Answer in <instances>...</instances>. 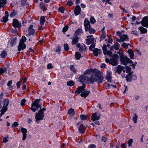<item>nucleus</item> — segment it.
Wrapping results in <instances>:
<instances>
[{"label":"nucleus","mask_w":148,"mask_h":148,"mask_svg":"<svg viewBox=\"0 0 148 148\" xmlns=\"http://www.w3.org/2000/svg\"><path fill=\"white\" fill-rule=\"evenodd\" d=\"M123 66L118 65L116 68V72L120 74L121 73L122 71L123 70Z\"/></svg>","instance_id":"obj_26"},{"label":"nucleus","mask_w":148,"mask_h":148,"mask_svg":"<svg viewBox=\"0 0 148 148\" xmlns=\"http://www.w3.org/2000/svg\"><path fill=\"white\" fill-rule=\"evenodd\" d=\"M25 102H26V100L25 99H22L21 101V105L22 106H23L24 105L25 103Z\"/></svg>","instance_id":"obj_59"},{"label":"nucleus","mask_w":148,"mask_h":148,"mask_svg":"<svg viewBox=\"0 0 148 148\" xmlns=\"http://www.w3.org/2000/svg\"><path fill=\"white\" fill-rule=\"evenodd\" d=\"M64 48L65 51H68L69 49V46L67 44H64Z\"/></svg>","instance_id":"obj_49"},{"label":"nucleus","mask_w":148,"mask_h":148,"mask_svg":"<svg viewBox=\"0 0 148 148\" xmlns=\"http://www.w3.org/2000/svg\"><path fill=\"white\" fill-rule=\"evenodd\" d=\"M120 38L121 42H123L124 41H127L128 40V38L127 35L125 34H123L121 35Z\"/></svg>","instance_id":"obj_18"},{"label":"nucleus","mask_w":148,"mask_h":148,"mask_svg":"<svg viewBox=\"0 0 148 148\" xmlns=\"http://www.w3.org/2000/svg\"><path fill=\"white\" fill-rule=\"evenodd\" d=\"M138 29L142 34H146L147 32V30L146 29L144 28L142 26L139 27Z\"/></svg>","instance_id":"obj_24"},{"label":"nucleus","mask_w":148,"mask_h":148,"mask_svg":"<svg viewBox=\"0 0 148 148\" xmlns=\"http://www.w3.org/2000/svg\"><path fill=\"white\" fill-rule=\"evenodd\" d=\"M131 34H133L135 36H137L138 35V34L136 31H133L131 32Z\"/></svg>","instance_id":"obj_56"},{"label":"nucleus","mask_w":148,"mask_h":148,"mask_svg":"<svg viewBox=\"0 0 148 148\" xmlns=\"http://www.w3.org/2000/svg\"><path fill=\"white\" fill-rule=\"evenodd\" d=\"M47 68L48 69H51L53 68V66L51 64L49 63L48 64Z\"/></svg>","instance_id":"obj_58"},{"label":"nucleus","mask_w":148,"mask_h":148,"mask_svg":"<svg viewBox=\"0 0 148 148\" xmlns=\"http://www.w3.org/2000/svg\"><path fill=\"white\" fill-rule=\"evenodd\" d=\"M82 33V30L81 29H78L75 32V34L77 35H79Z\"/></svg>","instance_id":"obj_44"},{"label":"nucleus","mask_w":148,"mask_h":148,"mask_svg":"<svg viewBox=\"0 0 148 148\" xmlns=\"http://www.w3.org/2000/svg\"><path fill=\"white\" fill-rule=\"evenodd\" d=\"M82 57L81 54L78 52H76L75 55V59L76 60H79Z\"/></svg>","instance_id":"obj_27"},{"label":"nucleus","mask_w":148,"mask_h":148,"mask_svg":"<svg viewBox=\"0 0 148 148\" xmlns=\"http://www.w3.org/2000/svg\"><path fill=\"white\" fill-rule=\"evenodd\" d=\"M9 138L8 137H3V142L4 143H5L8 141V139Z\"/></svg>","instance_id":"obj_50"},{"label":"nucleus","mask_w":148,"mask_h":148,"mask_svg":"<svg viewBox=\"0 0 148 148\" xmlns=\"http://www.w3.org/2000/svg\"><path fill=\"white\" fill-rule=\"evenodd\" d=\"M80 10H74V11L75 15V16L78 15L80 12Z\"/></svg>","instance_id":"obj_48"},{"label":"nucleus","mask_w":148,"mask_h":148,"mask_svg":"<svg viewBox=\"0 0 148 148\" xmlns=\"http://www.w3.org/2000/svg\"><path fill=\"white\" fill-rule=\"evenodd\" d=\"M21 83V81H18L16 83L17 88H18L20 87V86Z\"/></svg>","instance_id":"obj_61"},{"label":"nucleus","mask_w":148,"mask_h":148,"mask_svg":"<svg viewBox=\"0 0 148 148\" xmlns=\"http://www.w3.org/2000/svg\"><path fill=\"white\" fill-rule=\"evenodd\" d=\"M119 58V56L118 55H114L113 57L110 59V64L113 66L116 65L117 64Z\"/></svg>","instance_id":"obj_7"},{"label":"nucleus","mask_w":148,"mask_h":148,"mask_svg":"<svg viewBox=\"0 0 148 148\" xmlns=\"http://www.w3.org/2000/svg\"><path fill=\"white\" fill-rule=\"evenodd\" d=\"M40 24L42 26L44 25V23L45 21V17L44 16H41L40 18Z\"/></svg>","instance_id":"obj_30"},{"label":"nucleus","mask_w":148,"mask_h":148,"mask_svg":"<svg viewBox=\"0 0 148 148\" xmlns=\"http://www.w3.org/2000/svg\"><path fill=\"white\" fill-rule=\"evenodd\" d=\"M131 71V68L129 66H126L125 68V70H123V72L125 73V71L127 73H128L130 72Z\"/></svg>","instance_id":"obj_37"},{"label":"nucleus","mask_w":148,"mask_h":148,"mask_svg":"<svg viewBox=\"0 0 148 148\" xmlns=\"http://www.w3.org/2000/svg\"><path fill=\"white\" fill-rule=\"evenodd\" d=\"M138 116L136 114H134V116L133 117V120L135 123H137Z\"/></svg>","instance_id":"obj_42"},{"label":"nucleus","mask_w":148,"mask_h":148,"mask_svg":"<svg viewBox=\"0 0 148 148\" xmlns=\"http://www.w3.org/2000/svg\"><path fill=\"white\" fill-rule=\"evenodd\" d=\"M40 101V99H36L32 103L31 109L32 111L35 112L38 108H41L42 107L41 106L39 103Z\"/></svg>","instance_id":"obj_4"},{"label":"nucleus","mask_w":148,"mask_h":148,"mask_svg":"<svg viewBox=\"0 0 148 148\" xmlns=\"http://www.w3.org/2000/svg\"><path fill=\"white\" fill-rule=\"evenodd\" d=\"M76 47L79 48V51L81 52L85 51L86 49V45L83 43L80 44L79 43H78L76 45Z\"/></svg>","instance_id":"obj_10"},{"label":"nucleus","mask_w":148,"mask_h":148,"mask_svg":"<svg viewBox=\"0 0 148 148\" xmlns=\"http://www.w3.org/2000/svg\"><path fill=\"white\" fill-rule=\"evenodd\" d=\"M141 24L144 27L148 28V16H145L142 19Z\"/></svg>","instance_id":"obj_11"},{"label":"nucleus","mask_w":148,"mask_h":148,"mask_svg":"<svg viewBox=\"0 0 148 148\" xmlns=\"http://www.w3.org/2000/svg\"><path fill=\"white\" fill-rule=\"evenodd\" d=\"M100 117V114L97 113L95 112L92 114L91 117V120L93 121H98L99 120Z\"/></svg>","instance_id":"obj_9"},{"label":"nucleus","mask_w":148,"mask_h":148,"mask_svg":"<svg viewBox=\"0 0 148 148\" xmlns=\"http://www.w3.org/2000/svg\"><path fill=\"white\" fill-rule=\"evenodd\" d=\"M130 74H131L132 80H135L137 79V76L136 75L132 73H130Z\"/></svg>","instance_id":"obj_51"},{"label":"nucleus","mask_w":148,"mask_h":148,"mask_svg":"<svg viewBox=\"0 0 148 148\" xmlns=\"http://www.w3.org/2000/svg\"><path fill=\"white\" fill-rule=\"evenodd\" d=\"M6 3V0H0V8L4 7Z\"/></svg>","instance_id":"obj_31"},{"label":"nucleus","mask_w":148,"mask_h":148,"mask_svg":"<svg viewBox=\"0 0 148 148\" xmlns=\"http://www.w3.org/2000/svg\"><path fill=\"white\" fill-rule=\"evenodd\" d=\"M78 129L79 132L82 134L84 133L86 130L84 126L82 124L80 125V126L79 127Z\"/></svg>","instance_id":"obj_23"},{"label":"nucleus","mask_w":148,"mask_h":148,"mask_svg":"<svg viewBox=\"0 0 148 148\" xmlns=\"http://www.w3.org/2000/svg\"><path fill=\"white\" fill-rule=\"evenodd\" d=\"M79 37L77 36H75L73 38L72 40V44L73 45L76 44L78 42Z\"/></svg>","instance_id":"obj_28"},{"label":"nucleus","mask_w":148,"mask_h":148,"mask_svg":"<svg viewBox=\"0 0 148 148\" xmlns=\"http://www.w3.org/2000/svg\"><path fill=\"white\" fill-rule=\"evenodd\" d=\"M122 46L123 48L126 49L128 48L129 46L131 47V46L130 44H127L125 42L122 43Z\"/></svg>","instance_id":"obj_36"},{"label":"nucleus","mask_w":148,"mask_h":148,"mask_svg":"<svg viewBox=\"0 0 148 148\" xmlns=\"http://www.w3.org/2000/svg\"><path fill=\"white\" fill-rule=\"evenodd\" d=\"M87 38L86 39L87 44L89 45L94 42L95 39L93 38V37L92 35L87 36Z\"/></svg>","instance_id":"obj_12"},{"label":"nucleus","mask_w":148,"mask_h":148,"mask_svg":"<svg viewBox=\"0 0 148 148\" xmlns=\"http://www.w3.org/2000/svg\"><path fill=\"white\" fill-rule=\"evenodd\" d=\"M40 8L42 9H43L44 8L45 5V3L43 2H40Z\"/></svg>","instance_id":"obj_54"},{"label":"nucleus","mask_w":148,"mask_h":148,"mask_svg":"<svg viewBox=\"0 0 148 148\" xmlns=\"http://www.w3.org/2000/svg\"><path fill=\"white\" fill-rule=\"evenodd\" d=\"M84 25L85 27V30L86 32L88 31L90 34L95 33L96 31L90 26L89 22L87 18H86L85 19Z\"/></svg>","instance_id":"obj_3"},{"label":"nucleus","mask_w":148,"mask_h":148,"mask_svg":"<svg viewBox=\"0 0 148 148\" xmlns=\"http://www.w3.org/2000/svg\"><path fill=\"white\" fill-rule=\"evenodd\" d=\"M21 130L23 134L22 140H24L26 139V133L27 132V130L25 128L23 127L21 128Z\"/></svg>","instance_id":"obj_17"},{"label":"nucleus","mask_w":148,"mask_h":148,"mask_svg":"<svg viewBox=\"0 0 148 148\" xmlns=\"http://www.w3.org/2000/svg\"><path fill=\"white\" fill-rule=\"evenodd\" d=\"M68 26L67 25H66L63 28L62 31L63 32L65 33L67 31L68 29Z\"/></svg>","instance_id":"obj_46"},{"label":"nucleus","mask_w":148,"mask_h":148,"mask_svg":"<svg viewBox=\"0 0 148 148\" xmlns=\"http://www.w3.org/2000/svg\"><path fill=\"white\" fill-rule=\"evenodd\" d=\"M103 73L96 69H88L81 76V81L87 82L88 84L96 82L99 83H102L104 79Z\"/></svg>","instance_id":"obj_1"},{"label":"nucleus","mask_w":148,"mask_h":148,"mask_svg":"<svg viewBox=\"0 0 148 148\" xmlns=\"http://www.w3.org/2000/svg\"><path fill=\"white\" fill-rule=\"evenodd\" d=\"M9 102V101L8 99H6L4 100L3 108L0 111L1 112V113H0V116H1L7 110V106L8 105Z\"/></svg>","instance_id":"obj_6"},{"label":"nucleus","mask_w":148,"mask_h":148,"mask_svg":"<svg viewBox=\"0 0 148 148\" xmlns=\"http://www.w3.org/2000/svg\"><path fill=\"white\" fill-rule=\"evenodd\" d=\"M112 73L110 71H107L106 73V79L108 82L109 83H112Z\"/></svg>","instance_id":"obj_13"},{"label":"nucleus","mask_w":148,"mask_h":148,"mask_svg":"<svg viewBox=\"0 0 148 148\" xmlns=\"http://www.w3.org/2000/svg\"><path fill=\"white\" fill-rule=\"evenodd\" d=\"M121 53L120 54V56L121 57L120 59V61L122 64H123V65H125L127 64H132L133 63L132 61L130 60L129 58H128L127 57H121L123 56V52L121 51Z\"/></svg>","instance_id":"obj_5"},{"label":"nucleus","mask_w":148,"mask_h":148,"mask_svg":"<svg viewBox=\"0 0 148 148\" xmlns=\"http://www.w3.org/2000/svg\"><path fill=\"white\" fill-rule=\"evenodd\" d=\"M70 69L72 71H73L74 73H76V70L75 68L73 65H71L70 67Z\"/></svg>","instance_id":"obj_38"},{"label":"nucleus","mask_w":148,"mask_h":148,"mask_svg":"<svg viewBox=\"0 0 148 148\" xmlns=\"http://www.w3.org/2000/svg\"><path fill=\"white\" fill-rule=\"evenodd\" d=\"M127 52L129 55L130 58L131 59H134V54L133 50L131 49H129L127 51Z\"/></svg>","instance_id":"obj_25"},{"label":"nucleus","mask_w":148,"mask_h":148,"mask_svg":"<svg viewBox=\"0 0 148 148\" xmlns=\"http://www.w3.org/2000/svg\"><path fill=\"white\" fill-rule=\"evenodd\" d=\"M5 72V69L2 68H0V75L4 73Z\"/></svg>","instance_id":"obj_60"},{"label":"nucleus","mask_w":148,"mask_h":148,"mask_svg":"<svg viewBox=\"0 0 148 148\" xmlns=\"http://www.w3.org/2000/svg\"><path fill=\"white\" fill-rule=\"evenodd\" d=\"M133 142V140L132 139H130L127 142V143L128 144L129 146H130L132 144Z\"/></svg>","instance_id":"obj_57"},{"label":"nucleus","mask_w":148,"mask_h":148,"mask_svg":"<svg viewBox=\"0 0 148 148\" xmlns=\"http://www.w3.org/2000/svg\"><path fill=\"white\" fill-rule=\"evenodd\" d=\"M85 85L84 84L83 86H81L78 87L77 90L75 91V93L79 94L81 92H83L85 90Z\"/></svg>","instance_id":"obj_14"},{"label":"nucleus","mask_w":148,"mask_h":148,"mask_svg":"<svg viewBox=\"0 0 148 148\" xmlns=\"http://www.w3.org/2000/svg\"><path fill=\"white\" fill-rule=\"evenodd\" d=\"M27 40L26 38L24 36H23L21 40L20 41V43H24V42H26Z\"/></svg>","instance_id":"obj_43"},{"label":"nucleus","mask_w":148,"mask_h":148,"mask_svg":"<svg viewBox=\"0 0 148 148\" xmlns=\"http://www.w3.org/2000/svg\"><path fill=\"white\" fill-rule=\"evenodd\" d=\"M95 44L94 43H93L91 44L89 47V49L90 50L93 51V50L95 49Z\"/></svg>","instance_id":"obj_40"},{"label":"nucleus","mask_w":148,"mask_h":148,"mask_svg":"<svg viewBox=\"0 0 148 148\" xmlns=\"http://www.w3.org/2000/svg\"><path fill=\"white\" fill-rule=\"evenodd\" d=\"M16 14V13L15 12V10H14L13 12H12L10 15L11 17H14L15 16Z\"/></svg>","instance_id":"obj_52"},{"label":"nucleus","mask_w":148,"mask_h":148,"mask_svg":"<svg viewBox=\"0 0 148 148\" xmlns=\"http://www.w3.org/2000/svg\"><path fill=\"white\" fill-rule=\"evenodd\" d=\"M120 44L116 42L114 45V47H112L110 49V51H107L106 49V45H103L102 47L103 53L104 55L106 56L108 55L111 57L112 54V51L113 49H114L116 50H117L119 49V47Z\"/></svg>","instance_id":"obj_2"},{"label":"nucleus","mask_w":148,"mask_h":148,"mask_svg":"<svg viewBox=\"0 0 148 148\" xmlns=\"http://www.w3.org/2000/svg\"><path fill=\"white\" fill-rule=\"evenodd\" d=\"M17 40V38H14L12 39L10 41V44L12 46L16 44V42Z\"/></svg>","instance_id":"obj_34"},{"label":"nucleus","mask_w":148,"mask_h":148,"mask_svg":"<svg viewBox=\"0 0 148 148\" xmlns=\"http://www.w3.org/2000/svg\"><path fill=\"white\" fill-rule=\"evenodd\" d=\"M33 26L31 25L28 28V33L29 36L33 35L35 34V30L33 28Z\"/></svg>","instance_id":"obj_16"},{"label":"nucleus","mask_w":148,"mask_h":148,"mask_svg":"<svg viewBox=\"0 0 148 148\" xmlns=\"http://www.w3.org/2000/svg\"><path fill=\"white\" fill-rule=\"evenodd\" d=\"M96 20L93 17H91L90 19V22L92 24H94L96 22Z\"/></svg>","instance_id":"obj_41"},{"label":"nucleus","mask_w":148,"mask_h":148,"mask_svg":"<svg viewBox=\"0 0 148 148\" xmlns=\"http://www.w3.org/2000/svg\"><path fill=\"white\" fill-rule=\"evenodd\" d=\"M68 113L70 115L73 116L75 114V111L73 109L71 108L68 111Z\"/></svg>","instance_id":"obj_32"},{"label":"nucleus","mask_w":148,"mask_h":148,"mask_svg":"<svg viewBox=\"0 0 148 148\" xmlns=\"http://www.w3.org/2000/svg\"><path fill=\"white\" fill-rule=\"evenodd\" d=\"M13 26L14 27H20L21 25V23L16 19H14L13 21Z\"/></svg>","instance_id":"obj_15"},{"label":"nucleus","mask_w":148,"mask_h":148,"mask_svg":"<svg viewBox=\"0 0 148 148\" xmlns=\"http://www.w3.org/2000/svg\"><path fill=\"white\" fill-rule=\"evenodd\" d=\"M18 125V123L17 122H15L12 125L11 127L12 128L17 127Z\"/></svg>","instance_id":"obj_47"},{"label":"nucleus","mask_w":148,"mask_h":148,"mask_svg":"<svg viewBox=\"0 0 148 148\" xmlns=\"http://www.w3.org/2000/svg\"><path fill=\"white\" fill-rule=\"evenodd\" d=\"M105 27H104L101 30L102 34L100 36L101 40L104 39L106 36V34L104 31Z\"/></svg>","instance_id":"obj_20"},{"label":"nucleus","mask_w":148,"mask_h":148,"mask_svg":"<svg viewBox=\"0 0 148 148\" xmlns=\"http://www.w3.org/2000/svg\"><path fill=\"white\" fill-rule=\"evenodd\" d=\"M44 116V114L41 111H39L38 113H36L35 119L36 122L38 123V121H40L42 120Z\"/></svg>","instance_id":"obj_8"},{"label":"nucleus","mask_w":148,"mask_h":148,"mask_svg":"<svg viewBox=\"0 0 148 148\" xmlns=\"http://www.w3.org/2000/svg\"><path fill=\"white\" fill-rule=\"evenodd\" d=\"M93 53L94 55L97 57L101 53V51L100 49L95 48L93 50Z\"/></svg>","instance_id":"obj_19"},{"label":"nucleus","mask_w":148,"mask_h":148,"mask_svg":"<svg viewBox=\"0 0 148 148\" xmlns=\"http://www.w3.org/2000/svg\"><path fill=\"white\" fill-rule=\"evenodd\" d=\"M95 147L96 146L94 144H91L88 147V148H95Z\"/></svg>","instance_id":"obj_63"},{"label":"nucleus","mask_w":148,"mask_h":148,"mask_svg":"<svg viewBox=\"0 0 148 148\" xmlns=\"http://www.w3.org/2000/svg\"><path fill=\"white\" fill-rule=\"evenodd\" d=\"M126 79L127 82H130L132 81V79L130 73L128 74L126 77Z\"/></svg>","instance_id":"obj_33"},{"label":"nucleus","mask_w":148,"mask_h":148,"mask_svg":"<svg viewBox=\"0 0 148 148\" xmlns=\"http://www.w3.org/2000/svg\"><path fill=\"white\" fill-rule=\"evenodd\" d=\"M112 82L111 83H109L107 85H108V86L109 87H112L113 88H116V85H114V86L113 85H112Z\"/></svg>","instance_id":"obj_53"},{"label":"nucleus","mask_w":148,"mask_h":148,"mask_svg":"<svg viewBox=\"0 0 148 148\" xmlns=\"http://www.w3.org/2000/svg\"><path fill=\"white\" fill-rule=\"evenodd\" d=\"M97 107L99 108V109L101 110H102V108L99 103L97 104Z\"/></svg>","instance_id":"obj_62"},{"label":"nucleus","mask_w":148,"mask_h":148,"mask_svg":"<svg viewBox=\"0 0 148 148\" xmlns=\"http://www.w3.org/2000/svg\"><path fill=\"white\" fill-rule=\"evenodd\" d=\"M75 83L72 80L67 82V85L69 86H72L74 85Z\"/></svg>","instance_id":"obj_35"},{"label":"nucleus","mask_w":148,"mask_h":148,"mask_svg":"<svg viewBox=\"0 0 148 148\" xmlns=\"http://www.w3.org/2000/svg\"><path fill=\"white\" fill-rule=\"evenodd\" d=\"M90 93V91H86L81 93L80 95L82 97H86L88 96Z\"/></svg>","instance_id":"obj_29"},{"label":"nucleus","mask_w":148,"mask_h":148,"mask_svg":"<svg viewBox=\"0 0 148 148\" xmlns=\"http://www.w3.org/2000/svg\"><path fill=\"white\" fill-rule=\"evenodd\" d=\"M73 2L71 1H69L67 3V5L68 6H71L73 4Z\"/></svg>","instance_id":"obj_55"},{"label":"nucleus","mask_w":148,"mask_h":148,"mask_svg":"<svg viewBox=\"0 0 148 148\" xmlns=\"http://www.w3.org/2000/svg\"><path fill=\"white\" fill-rule=\"evenodd\" d=\"M87 115H83L82 114L80 116V117L81 119L85 120L86 119V118L87 117Z\"/></svg>","instance_id":"obj_45"},{"label":"nucleus","mask_w":148,"mask_h":148,"mask_svg":"<svg viewBox=\"0 0 148 148\" xmlns=\"http://www.w3.org/2000/svg\"><path fill=\"white\" fill-rule=\"evenodd\" d=\"M7 55V53L5 51H2L0 54L1 57L2 58H5Z\"/></svg>","instance_id":"obj_39"},{"label":"nucleus","mask_w":148,"mask_h":148,"mask_svg":"<svg viewBox=\"0 0 148 148\" xmlns=\"http://www.w3.org/2000/svg\"><path fill=\"white\" fill-rule=\"evenodd\" d=\"M5 16L3 17L2 20V22L4 23H6L8 21L9 16L8 12V11H5Z\"/></svg>","instance_id":"obj_22"},{"label":"nucleus","mask_w":148,"mask_h":148,"mask_svg":"<svg viewBox=\"0 0 148 148\" xmlns=\"http://www.w3.org/2000/svg\"><path fill=\"white\" fill-rule=\"evenodd\" d=\"M12 81H9L8 83H7V86H9V87H10L11 86V85L12 84Z\"/></svg>","instance_id":"obj_64"},{"label":"nucleus","mask_w":148,"mask_h":148,"mask_svg":"<svg viewBox=\"0 0 148 148\" xmlns=\"http://www.w3.org/2000/svg\"><path fill=\"white\" fill-rule=\"evenodd\" d=\"M26 47V45L24 43H20L18 47V50L20 51L21 50H23Z\"/></svg>","instance_id":"obj_21"}]
</instances>
